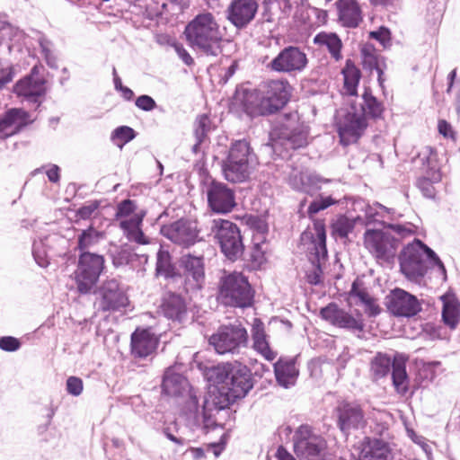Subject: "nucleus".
Wrapping results in <instances>:
<instances>
[{
	"label": "nucleus",
	"mask_w": 460,
	"mask_h": 460,
	"mask_svg": "<svg viewBox=\"0 0 460 460\" xmlns=\"http://www.w3.org/2000/svg\"><path fill=\"white\" fill-rule=\"evenodd\" d=\"M183 35L187 44L194 51L208 57L222 53L224 34L216 16L210 12H201L185 26Z\"/></svg>",
	"instance_id": "obj_1"
},
{
	"label": "nucleus",
	"mask_w": 460,
	"mask_h": 460,
	"mask_svg": "<svg viewBox=\"0 0 460 460\" xmlns=\"http://www.w3.org/2000/svg\"><path fill=\"white\" fill-rule=\"evenodd\" d=\"M291 86L287 80H270L254 93L246 95L244 108L251 116H267L281 110L288 102Z\"/></svg>",
	"instance_id": "obj_2"
},
{
	"label": "nucleus",
	"mask_w": 460,
	"mask_h": 460,
	"mask_svg": "<svg viewBox=\"0 0 460 460\" xmlns=\"http://www.w3.org/2000/svg\"><path fill=\"white\" fill-rule=\"evenodd\" d=\"M438 266L444 276L446 268L438 255L419 239L403 248L399 256L402 274L410 280L420 282L427 272V261Z\"/></svg>",
	"instance_id": "obj_3"
},
{
	"label": "nucleus",
	"mask_w": 460,
	"mask_h": 460,
	"mask_svg": "<svg viewBox=\"0 0 460 460\" xmlns=\"http://www.w3.org/2000/svg\"><path fill=\"white\" fill-rule=\"evenodd\" d=\"M216 371L217 383L224 384L223 388L227 389V402L226 404L219 406L220 410L224 409L231 402L243 398L253 387L251 370L238 361L227 363L221 367H218Z\"/></svg>",
	"instance_id": "obj_4"
},
{
	"label": "nucleus",
	"mask_w": 460,
	"mask_h": 460,
	"mask_svg": "<svg viewBox=\"0 0 460 460\" xmlns=\"http://www.w3.org/2000/svg\"><path fill=\"white\" fill-rule=\"evenodd\" d=\"M253 298L246 277L240 272L225 273L218 283L217 299L227 306L247 307Z\"/></svg>",
	"instance_id": "obj_5"
},
{
	"label": "nucleus",
	"mask_w": 460,
	"mask_h": 460,
	"mask_svg": "<svg viewBox=\"0 0 460 460\" xmlns=\"http://www.w3.org/2000/svg\"><path fill=\"white\" fill-rule=\"evenodd\" d=\"M391 369L393 385L396 392L402 395L406 394L409 389V378L403 355L396 354L392 359L388 355L378 352L370 362V374L375 380L386 376Z\"/></svg>",
	"instance_id": "obj_6"
},
{
	"label": "nucleus",
	"mask_w": 460,
	"mask_h": 460,
	"mask_svg": "<svg viewBox=\"0 0 460 460\" xmlns=\"http://www.w3.org/2000/svg\"><path fill=\"white\" fill-rule=\"evenodd\" d=\"M253 155L245 139L232 144L228 156L223 164L225 178L231 182H243L252 172Z\"/></svg>",
	"instance_id": "obj_7"
},
{
	"label": "nucleus",
	"mask_w": 460,
	"mask_h": 460,
	"mask_svg": "<svg viewBox=\"0 0 460 460\" xmlns=\"http://www.w3.org/2000/svg\"><path fill=\"white\" fill-rule=\"evenodd\" d=\"M336 426L348 442L364 433L367 426V418L362 405L357 402H341L335 408Z\"/></svg>",
	"instance_id": "obj_8"
},
{
	"label": "nucleus",
	"mask_w": 460,
	"mask_h": 460,
	"mask_svg": "<svg viewBox=\"0 0 460 460\" xmlns=\"http://www.w3.org/2000/svg\"><path fill=\"white\" fill-rule=\"evenodd\" d=\"M211 233L219 243L221 252L230 261L238 260L244 252L243 237L239 227L233 222L226 219H214L211 225Z\"/></svg>",
	"instance_id": "obj_9"
},
{
	"label": "nucleus",
	"mask_w": 460,
	"mask_h": 460,
	"mask_svg": "<svg viewBox=\"0 0 460 460\" xmlns=\"http://www.w3.org/2000/svg\"><path fill=\"white\" fill-rule=\"evenodd\" d=\"M103 268V256L89 252H81L75 272L77 289L81 294H87L91 291L98 281Z\"/></svg>",
	"instance_id": "obj_10"
},
{
	"label": "nucleus",
	"mask_w": 460,
	"mask_h": 460,
	"mask_svg": "<svg viewBox=\"0 0 460 460\" xmlns=\"http://www.w3.org/2000/svg\"><path fill=\"white\" fill-rule=\"evenodd\" d=\"M208 341L218 354H234L247 345L248 334L241 324L224 325L210 336Z\"/></svg>",
	"instance_id": "obj_11"
},
{
	"label": "nucleus",
	"mask_w": 460,
	"mask_h": 460,
	"mask_svg": "<svg viewBox=\"0 0 460 460\" xmlns=\"http://www.w3.org/2000/svg\"><path fill=\"white\" fill-rule=\"evenodd\" d=\"M293 440L295 454L300 460H324L326 442L323 438L313 433L309 426H300Z\"/></svg>",
	"instance_id": "obj_12"
},
{
	"label": "nucleus",
	"mask_w": 460,
	"mask_h": 460,
	"mask_svg": "<svg viewBox=\"0 0 460 460\" xmlns=\"http://www.w3.org/2000/svg\"><path fill=\"white\" fill-rule=\"evenodd\" d=\"M399 240L383 230L367 229L364 234L366 249L376 259L389 261L395 256Z\"/></svg>",
	"instance_id": "obj_13"
},
{
	"label": "nucleus",
	"mask_w": 460,
	"mask_h": 460,
	"mask_svg": "<svg viewBox=\"0 0 460 460\" xmlns=\"http://www.w3.org/2000/svg\"><path fill=\"white\" fill-rule=\"evenodd\" d=\"M199 232L198 223L186 218L176 220L161 229L164 237L182 248H190L200 242Z\"/></svg>",
	"instance_id": "obj_14"
},
{
	"label": "nucleus",
	"mask_w": 460,
	"mask_h": 460,
	"mask_svg": "<svg viewBox=\"0 0 460 460\" xmlns=\"http://www.w3.org/2000/svg\"><path fill=\"white\" fill-rule=\"evenodd\" d=\"M367 127L365 109L358 110L355 105H351L337 123L341 143L347 146L356 142L363 135Z\"/></svg>",
	"instance_id": "obj_15"
},
{
	"label": "nucleus",
	"mask_w": 460,
	"mask_h": 460,
	"mask_svg": "<svg viewBox=\"0 0 460 460\" xmlns=\"http://www.w3.org/2000/svg\"><path fill=\"white\" fill-rule=\"evenodd\" d=\"M308 131L300 125L292 127L289 124L276 126L270 133V146L274 150L279 146L286 149H297L307 145Z\"/></svg>",
	"instance_id": "obj_16"
},
{
	"label": "nucleus",
	"mask_w": 460,
	"mask_h": 460,
	"mask_svg": "<svg viewBox=\"0 0 460 460\" xmlns=\"http://www.w3.org/2000/svg\"><path fill=\"white\" fill-rule=\"evenodd\" d=\"M306 54L298 47L288 46L284 48L268 65L275 72L297 74L307 66Z\"/></svg>",
	"instance_id": "obj_17"
},
{
	"label": "nucleus",
	"mask_w": 460,
	"mask_h": 460,
	"mask_svg": "<svg viewBox=\"0 0 460 460\" xmlns=\"http://www.w3.org/2000/svg\"><path fill=\"white\" fill-rule=\"evenodd\" d=\"M45 84L46 80L40 75V67L34 66L29 75L16 82L13 92L24 102L40 106V99L46 93Z\"/></svg>",
	"instance_id": "obj_18"
},
{
	"label": "nucleus",
	"mask_w": 460,
	"mask_h": 460,
	"mask_svg": "<svg viewBox=\"0 0 460 460\" xmlns=\"http://www.w3.org/2000/svg\"><path fill=\"white\" fill-rule=\"evenodd\" d=\"M258 10V0H231L225 10V15L234 28L243 31L254 21Z\"/></svg>",
	"instance_id": "obj_19"
},
{
	"label": "nucleus",
	"mask_w": 460,
	"mask_h": 460,
	"mask_svg": "<svg viewBox=\"0 0 460 460\" xmlns=\"http://www.w3.org/2000/svg\"><path fill=\"white\" fill-rule=\"evenodd\" d=\"M315 236L312 241V247L309 248V261L313 270L306 273L308 283L318 285L322 282V262L327 257L326 234L323 226H315Z\"/></svg>",
	"instance_id": "obj_20"
},
{
	"label": "nucleus",
	"mask_w": 460,
	"mask_h": 460,
	"mask_svg": "<svg viewBox=\"0 0 460 460\" xmlns=\"http://www.w3.org/2000/svg\"><path fill=\"white\" fill-rule=\"evenodd\" d=\"M208 204L217 214L231 212L236 205L234 190L226 183L212 181L207 187Z\"/></svg>",
	"instance_id": "obj_21"
},
{
	"label": "nucleus",
	"mask_w": 460,
	"mask_h": 460,
	"mask_svg": "<svg viewBox=\"0 0 460 460\" xmlns=\"http://www.w3.org/2000/svg\"><path fill=\"white\" fill-rule=\"evenodd\" d=\"M321 316L331 324L352 332H361L364 330V320L360 313L353 315L333 303L322 308Z\"/></svg>",
	"instance_id": "obj_22"
},
{
	"label": "nucleus",
	"mask_w": 460,
	"mask_h": 460,
	"mask_svg": "<svg viewBox=\"0 0 460 460\" xmlns=\"http://www.w3.org/2000/svg\"><path fill=\"white\" fill-rule=\"evenodd\" d=\"M351 456L356 460H391V449L382 439L364 437L352 446Z\"/></svg>",
	"instance_id": "obj_23"
},
{
	"label": "nucleus",
	"mask_w": 460,
	"mask_h": 460,
	"mask_svg": "<svg viewBox=\"0 0 460 460\" xmlns=\"http://www.w3.org/2000/svg\"><path fill=\"white\" fill-rule=\"evenodd\" d=\"M386 306L394 315L403 317L414 316L421 309L416 296L400 288H395L386 296Z\"/></svg>",
	"instance_id": "obj_24"
},
{
	"label": "nucleus",
	"mask_w": 460,
	"mask_h": 460,
	"mask_svg": "<svg viewBox=\"0 0 460 460\" xmlns=\"http://www.w3.org/2000/svg\"><path fill=\"white\" fill-rule=\"evenodd\" d=\"M98 295L99 309L102 312L119 311L126 307L128 303L127 296L120 290L116 279H109L102 283Z\"/></svg>",
	"instance_id": "obj_25"
},
{
	"label": "nucleus",
	"mask_w": 460,
	"mask_h": 460,
	"mask_svg": "<svg viewBox=\"0 0 460 460\" xmlns=\"http://www.w3.org/2000/svg\"><path fill=\"white\" fill-rule=\"evenodd\" d=\"M331 181L332 180L316 173H310L296 168L292 169L288 177V183L294 190L309 195H313L316 190H319L322 183Z\"/></svg>",
	"instance_id": "obj_26"
},
{
	"label": "nucleus",
	"mask_w": 460,
	"mask_h": 460,
	"mask_svg": "<svg viewBox=\"0 0 460 460\" xmlns=\"http://www.w3.org/2000/svg\"><path fill=\"white\" fill-rule=\"evenodd\" d=\"M31 121L29 113L23 109H8L0 117V139H5L19 133Z\"/></svg>",
	"instance_id": "obj_27"
},
{
	"label": "nucleus",
	"mask_w": 460,
	"mask_h": 460,
	"mask_svg": "<svg viewBox=\"0 0 460 460\" xmlns=\"http://www.w3.org/2000/svg\"><path fill=\"white\" fill-rule=\"evenodd\" d=\"M180 265L184 270V275L189 282H193L195 288H200L205 280V265L203 255L187 253L181 256Z\"/></svg>",
	"instance_id": "obj_28"
},
{
	"label": "nucleus",
	"mask_w": 460,
	"mask_h": 460,
	"mask_svg": "<svg viewBox=\"0 0 460 460\" xmlns=\"http://www.w3.org/2000/svg\"><path fill=\"white\" fill-rule=\"evenodd\" d=\"M158 340L149 329L136 330L131 335V350L136 358H145L156 349Z\"/></svg>",
	"instance_id": "obj_29"
},
{
	"label": "nucleus",
	"mask_w": 460,
	"mask_h": 460,
	"mask_svg": "<svg viewBox=\"0 0 460 460\" xmlns=\"http://www.w3.org/2000/svg\"><path fill=\"white\" fill-rule=\"evenodd\" d=\"M336 5L343 27L356 28L362 22V12L356 0H338Z\"/></svg>",
	"instance_id": "obj_30"
},
{
	"label": "nucleus",
	"mask_w": 460,
	"mask_h": 460,
	"mask_svg": "<svg viewBox=\"0 0 460 460\" xmlns=\"http://www.w3.org/2000/svg\"><path fill=\"white\" fill-rule=\"evenodd\" d=\"M313 42L319 49H326L331 58L336 62L343 58L341 53L343 44L341 38L336 33L321 31L314 37Z\"/></svg>",
	"instance_id": "obj_31"
},
{
	"label": "nucleus",
	"mask_w": 460,
	"mask_h": 460,
	"mask_svg": "<svg viewBox=\"0 0 460 460\" xmlns=\"http://www.w3.org/2000/svg\"><path fill=\"white\" fill-rule=\"evenodd\" d=\"M162 312L168 319L182 322L187 314V306L184 299L173 293L166 295L161 305Z\"/></svg>",
	"instance_id": "obj_32"
},
{
	"label": "nucleus",
	"mask_w": 460,
	"mask_h": 460,
	"mask_svg": "<svg viewBox=\"0 0 460 460\" xmlns=\"http://www.w3.org/2000/svg\"><path fill=\"white\" fill-rule=\"evenodd\" d=\"M274 372L278 383L285 388L294 385L298 376V369L293 358H279L274 364Z\"/></svg>",
	"instance_id": "obj_33"
},
{
	"label": "nucleus",
	"mask_w": 460,
	"mask_h": 460,
	"mask_svg": "<svg viewBox=\"0 0 460 460\" xmlns=\"http://www.w3.org/2000/svg\"><path fill=\"white\" fill-rule=\"evenodd\" d=\"M189 387V382L181 374L172 367L166 369L162 383L163 392L170 396H180Z\"/></svg>",
	"instance_id": "obj_34"
},
{
	"label": "nucleus",
	"mask_w": 460,
	"mask_h": 460,
	"mask_svg": "<svg viewBox=\"0 0 460 460\" xmlns=\"http://www.w3.org/2000/svg\"><path fill=\"white\" fill-rule=\"evenodd\" d=\"M252 337L253 341L252 347L258 353H260L269 361H271L276 358V353L270 349L269 342L266 339L264 325L258 319L254 320L252 329Z\"/></svg>",
	"instance_id": "obj_35"
},
{
	"label": "nucleus",
	"mask_w": 460,
	"mask_h": 460,
	"mask_svg": "<svg viewBox=\"0 0 460 460\" xmlns=\"http://www.w3.org/2000/svg\"><path fill=\"white\" fill-rule=\"evenodd\" d=\"M427 160L429 169L426 171L425 175L418 180L417 186L424 197L434 199L436 193L434 183L440 181L441 173L439 170L432 164L430 157H428Z\"/></svg>",
	"instance_id": "obj_36"
},
{
	"label": "nucleus",
	"mask_w": 460,
	"mask_h": 460,
	"mask_svg": "<svg viewBox=\"0 0 460 460\" xmlns=\"http://www.w3.org/2000/svg\"><path fill=\"white\" fill-rule=\"evenodd\" d=\"M211 130L212 124L209 117L206 114L199 115L193 123V134L196 139V143L191 148L193 154L200 153V146Z\"/></svg>",
	"instance_id": "obj_37"
},
{
	"label": "nucleus",
	"mask_w": 460,
	"mask_h": 460,
	"mask_svg": "<svg viewBox=\"0 0 460 460\" xmlns=\"http://www.w3.org/2000/svg\"><path fill=\"white\" fill-rule=\"evenodd\" d=\"M344 79V91L348 95H356L358 85L361 77L360 70L348 59L341 71Z\"/></svg>",
	"instance_id": "obj_38"
},
{
	"label": "nucleus",
	"mask_w": 460,
	"mask_h": 460,
	"mask_svg": "<svg viewBox=\"0 0 460 460\" xmlns=\"http://www.w3.org/2000/svg\"><path fill=\"white\" fill-rule=\"evenodd\" d=\"M156 274L165 279H174L179 276L175 266L172 263V258L168 251L159 247L156 256Z\"/></svg>",
	"instance_id": "obj_39"
},
{
	"label": "nucleus",
	"mask_w": 460,
	"mask_h": 460,
	"mask_svg": "<svg viewBox=\"0 0 460 460\" xmlns=\"http://www.w3.org/2000/svg\"><path fill=\"white\" fill-rule=\"evenodd\" d=\"M442 318L445 324L454 329L460 320V305L454 297H443Z\"/></svg>",
	"instance_id": "obj_40"
},
{
	"label": "nucleus",
	"mask_w": 460,
	"mask_h": 460,
	"mask_svg": "<svg viewBox=\"0 0 460 460\" xmlns=\"http://www.w3.org/2000/svg\"><path fill=\"white\" fill-rule=\"evenodd\" d=\"M102 238V234L93 227L83 230L77 238V249L82 252H88Z\"/></svg>",
	"instance_id": "obj_41"
},
{
	"label": "nucleus",
	"mask_w": 460,
	"mask_h": 460,
	"mask_svg": "<svg viewBox=\"0 0 460 460\" xmlns=\"http://www.w3.org/2000/svg\"><path fill=\"white\" fill-rule=\"evenodd\" d=\"M362 98L363 103L358 110L365 109V117L369 116L374 119L381 117L384 111L382 103L367 91L364 93Z\"/></svg>",
	"instance_id": "obj_42"
},
{
	"label": "nucleus",
	"mask_w": 460,
	"mask_h": 460,
	"mask_svg": "<svg viewBox=\"0 0 460 460\" xmlns=\"http://www.w3.org/2000/svg\"><path fill=\"white\" fill-rule=\"evenodd\" d=\"M135 137V130L128 126H119L116 128L111 135V140L119 148H122L124 145L133 140Z\"/></svg>",
	"instance_id": "obj_43"
},
{
	"label": "nucleus",
	"mask_w": 460,
	"mask_h": 460,
	"mask_svg": "<svg viewBox=\"0 0 460 460\" xmlns=\"http://www.w3.org/2000/svg\"><path fill=\"white\" fill-rule=\"evenodd\" d=\"M390 208L380 203L365 206V225L368 226L375 222H380V218L384 217V213H389Z\"/></svg>",
	"instance_id": "obj_44"
},
{
	"label": "nucleus",
	"mask_w": 460,
	"mask_h": 460,
	"mask_svg": "<svg viewBox=\"0 0 460 460\" xmlns=\"http://www.w3.org/2000/svg\"><path fill=\"white\" fill-rule=\"evenodd\" d=\"M32 255L39 266L45 268L49 265V255L46 250V245L42 240L35 241L33 243Z\"/></svg>",
	"instance_id": "obj_45"
},
{
	"label": "nucleus",
	"mask_w": 460,
	"mask_h": 460,
	"mask_svg": "<svg viewBox=\"0 0 460 460\" xmlns=\"http://www.w3.org/2000/svg\"><path fill=\"white\" fill-rule=\"evenodd\" d=\"M336 203V200L331 196L323 197L319 196L308 207L307 212L309 217H313L318 212L329 208L330 206Z\"/></svg>",
	"instance_id": "obj_46"
},
{
	"label": "nucleus",
	"mask_w": 460,
	"mask_h": 460,
	"mask_svg": "<svg viewBox=\"0 0 460 460\" xmlns=\"http://www.w3.org/2000/svg\"><path fill=\"white\" fill-rule=\"evenodd\" d=\"M387 228L394 231L400 238L411 237L415 234L417 227L411 223L388 224Z\"/></svg>",
	"instance_id": "obj_47"
},
{
	"label": "nucleus",
	"mask_w": 460,
	"mask_h": 460,
	"mask_svg": "<svg viewBox=\"0 0 460 460\" xmlns=\"http://www.w3.org/2000/svg\"><path fill=\"white\" fill-rule=\"evenodd\" d=\"M136 256L137 254L132 252L129 249L121 247L113 255V264L116 267L129 264Z\"/></svg>",
	"instance_id": "obj_48"
},
{
	"label": "nucleus",
	"mask_w": 460,
	"mask_h": 460,
	"mask_svg": "<svg viewBox=\"0 0 460 460\" xmlns=\"http://www.w3.org/2000/svg\"><path fill=\"white\" fill-rule=\"evenodd\" d=\"M143 216L135 214L130 218L120 221L119 227L123 230L124 234L127 237L128 234H131L141 226Z\"/></svg>",
	"instance_id": "obj_49"
},
{
	"label": "nucleus",
	"mask_w": 460,
	"mask_h": 460,
	"mask_svg": "<svg viewBox=\"0 0 460 460\" xmlns=\"http://www.w3.org/2000/svg\"><path fill=\"white\" fill-rule=\"evenodd\" d=\"M333 233L341 238H345L353 229L352 222L347 217L339 218L332 226Z\"/></svg>",
	"instance_id": "obj_50"
},
{
	"label": "nucleus",
	"mask_w": 460,
	"mask_h": 460,
	"mask_svg": "<svg viewBox=\"0 0 460 460\" xmlns=\"http://www.w3.org/2000/svg\"><path fill=\"white\" fill-rule=\"evenodd\" d=\"M349 296L350 299L357 298L361 304L371 297L366 288H363V283L358 279L352 283Z\"/></svg>",
	"instance_id": "obj_51"
},
{
	"label": "nucleus",
	"mask_w": 460,
	"mask_h": 460,
	"mask_svg": "<svg viewBox=\"0 0 460 460\" xmlns=\"http://www.w3.org/2000/svg\"><path fill=\"white\" fill-rule=\"evenodd\" d=\"M256 239H258V242H255L253 244L251 259L254 263L261 265L264 261V252L261 248V243L263 242L264 237L260 234L254 237V240Z\"/></svg>",
	"instance_id": "obj_52"
},
{
	"label": "nucleus",
	"mask_w": 460,
	"mask_h": 460,
	"mask_svg": "<svg viewBox=\"0 0 460 460\" xmlns=\"http://www.w3.org/2000/svg\"><path fill=\"white\" fill-rule=\"evenodd\" d=\"M21 342L13 336H4L0 338V349L4 351L13 352L20 349Z\"/></svg>",
	"instance_id": "obj_53"
},
{
	"label": "nucleus",
	"mask_w": 460,
	"mask_h": 460,
	"mask_svg": "<svg viewBox=\"0 0 460 460\" xmlns=\"http://www.w3.org/2000/svg\"><path fill=\"white\" fill-rule=\"evenodd\" d=\"M83 381L76 376H70L66 380V391L73 396H78L83 392Z\"/></svg>",
	"instance_id": "obj_54"
},
{
	"label": "nucleus",
	"mask_w": 460,
	"mask_h": 460,
	"mask_svg": "<svg viewBox=\"0 0 460 460\" xmlns=\"http://www.w3.org/2000/svg\"><path fill=\"white\" fill-rule=\"evenodd\" d=\"M136 210L135 202L131 199H125L121 201L117 208L116 217H128L130 214L134 213Z\"/></svg>",
	"instance_id": "obj_55"
},
{
	"label": "nucleus",
	"mask_w": 460,
	"mask_h": 460,
	"mask_svg": "<svg viewBox=\"0 0 460 460\" xmlns=\"http://www.w3.org/2000/svg\"><path fill=\"white\" fill-rule=\"evenodd\" d=\"M136 106L145 111H151L156 107L155 101L149 95L143 94L137 98Z\"/></svg>",
	"instance_id": "obj_56"
},
{
	"label": "nucleus",
	"mask_w": 460,
	"mask_h": 460,
	"mask_svg": "<svg viewBox=\"0 0 460 460\" xmlns=\"http://www.w3.org/2000/svg\"><path fill=\"white\" fill-rule=\"evenodd\" d=\"M14 76L13 66H0V90H2L7 84H9Z\"/></svg>",
	"instance_id": "obj_57"
},
{
	"label": "nucleus",
	"mask_w": 460,
	"mask_h": 460,
	"mask_svg": "<svg viewBox=\"0 0 460 460\" xmlns=\"http://www.w3.org/2000/svg\"><path fill=\"white\" fill-rule=\"evenodd\" d=\"M99 208V202L98 201H92L88 204L81 207L77 210V216L82 219H87L91 217V216Z\"/></svg>",
	"instance_id": "obj_58"
},
{
	"label": "nucleus",
	"mask_w": 460,
	"mask_h": 460,
	"mask_svg": "<svg viewBox=\"0 0 460 460\" xmlns=\"http://www.w3.org/2000/svg\"><path fill=\"white\" fill-rule=\"evenodd\" d=\"M176 54L178 55L179 58L181 59V61L187 65L191 66L194 63V60L192 57L190 55L188 50L183 47L181 43H174L172 45Z\"/></svg>",
	"instance_id": "obj_59"
},
{
	"label": "nucleus",
	"mask_w": 460,
	"mask_h": 460,
	"mask_svg": "<svg viewBox=\"0 0 460 460\" xmlns=\"http://www.w3.org/2000/svg\"><path fill=\"white\" fill-rule=\"evenodd\" d=\"M127 238L128 241L135 242L138 244L149 243V239L144 234L141 226L137 228L136 231L132 232L131 234H128Z\"/></svg>",
	"instance_id": "obj_60"
},
{
	"label": "nucleus",
	"mask_w": 460,
	"mask_h": 460,
	"mask_svg": "<svg viewBox=\"0 0 460 460\" xmlns=\"http://www.w3.org/2000/svg\"><path fill=\"white\" fill-rule=\"evenodd\" d=\"M411 438L412 439V441L419 445L420 447V448L424 451V453L429 456L431 455V447L430 445L427 442L426 438L421 437V436H418L416 435L415 433L412 432V434L411 435Z\"/></svg>",
	"instance_id": "obj_61"
},
{
	"label": "nucleus",
	"mask_w": 460,
	"mask_h": 460,
	"mask_svg": "<svg viewBox=\"0 0 460 460\" xmlns=\"http://www.w3.org/2000/svg\"><path fill=\"white\" fill-rule=\"evenodd\" d=\"M365 305V311L369 316H376L380 313L379 306L376 304L375 299L373 297H370L368 300H367L365 303H363Z\"/></svg>",
	"instance_id": "obj_62"
},
{
	"label": "nucleus",
	"mask_w": 460,
	"mask_h": 460,
	"mask_svg": "<svg viewBox=\"0 0 460 460\" xmlns=\"http://www.w3.org/2000/svg\"><path fill=\"white\" fill-rule=\"evenodd\" d=\"M438 128V132L445 137H453V129L451 125L447 121L444 119L439 120Z\"/></svg>",
	"instance_id": "obj_63"
},
{
	"label": "nucleus",
	"mask_w": 460,
	"mask_h": 460,
	"mask_svg": "<svg viewBox=\"0 0 460 460\" xmlns=\"http://www.w3.org/2000/svg\"><path fill=\"white\" fill-rule=\"evenodd\" d=\"M370 35L373 39H376V40L381 41L383 44H385V42L389 40V39H390V37H389L390 32L385 28H381L379 31H372L370 33Z\"/></svg>",
	"instance_id": "obj_64"
}]
</instances>
